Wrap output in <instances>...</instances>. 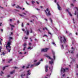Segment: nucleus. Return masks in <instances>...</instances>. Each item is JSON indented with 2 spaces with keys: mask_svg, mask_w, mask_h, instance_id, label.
Instances as JSON below:
<instances>
[{
  "mask_svg": "<svg viewBox=\"0 0 78 78\" xmlns=\"http://www.w3.org/2000/svg\"><path fill=\"white\" fill-rule=\"evenodd\" d=\"M9 41L6 45V48L7 49V51H8V52L9 53V52H10V50H11V47L10 45H11V44L12 42L11 40H12V37H9Z\"/></svg>",
  "mask_w": 78,
  "mask_h": 78,
  "instance_id": "f257e3e1",
  "label": "nucleus"
},
{
  "mask_svg": "<svg viewBox=\"0 0 78 78\" xmlns=\"http://www.w3.org/2000/svg\"><path fill=\"white\" fill-rule=\"evenodd\" d=\"M53 54L54 55H53V58L54 59H53L51 58H50V57L48 56V55H45V56H46V57H47V58H48V59H51V61H50L49 62V63L50 64H51V65H53V64L54 63V61L55 60V52H53Z\"/></svg>",
  "mask_w": 78,
  "mask_h": 78,
  "instance_id": "f03ea898",
  "label": "nucleus"
},
{
  "mask_svg": "<svg viewBox=\"0 0 78 78\" xmlns=\"http://www.w3.org/2000/svg\"><path fill=\"white\" fill-rule=\"evenodd\" d=\"M60 41V42L61 44H62L63 42L64 43H66L67 42V39L66 37L63 36V37H61V36H59L58 37Z\"/></svg>",
  "mask_w": 78,
  "mask_h": 78,
  "instance_id": "7ed1b4c3",
  "label": "nucleus"
},
{
  "mask_svg": "<svg viewBox=\"0 0 78 78\" xmlns=\"http://www.w3.org/2000/svg\"><path fill=\"white\" fill-rule=\"evenodd\" d=\"M45 12L47 16H50L51 15V13H50V11L48 10V9H46V10H45Z\"/></svg>",
  "mask_w": 78,
  "mask_h": 78,
  "instance_id": "20e7f679",
  "label": "nucleus"
},
{
  "mask_svg": "<svg viewBox=\"0 0 78 78\" xmlns=\"http://www.w3.org/2000/svg\"><path fill=\"white\" fill-rule=\"evenodd\" d=\"M69 70L68 68H66L65 69H64L62 68L61 69V72L62 74V73H64L66 72V70Z\"/></svg>",
  "mask_w": 78,
  "mask_h": 78,
  "instance_id": "39448f33",
  "label": "nucleus"
},
{
  "mask_svg": "<svg viewBox=\"0 0 78 78\" xmlns=\"http://www.w3.org/2000/svg\"><path fill=\"white\" fill-rule=\"evenodd\" d=\"M75 9H76V10L75 11V13H74V14H75V15H76V12H78L77 17V18L78 19V8L76 7L75 8Z\"/></svg>",
  "mask_w": 78,
  "mask_h": 78,
  "instance_id": "423d86ee",
  "label": "nucleus"
},
{
  "mask_svg": "<svg viewBox=\"0 0 78 78\" xmlns=\"http://www.w3.org/2000/svg\"><path fill=\"white\" fill-rule=\"evenodd\" d=\"M48 50V48H46L45 49H41V51H43L44 52H46Z\"/></svg>",
  "mask_w": 78,
  "mask_h": 78,
  "instance_id": "0eeeda50",
  "label": "nucleus"
},
{
  "mask_svg": "<svg viewBox=\"0 0 78 78\" xmlns=\"http://www.w3.org/2000/svg\"><path fill=\"white\" fill-rule=\"evenodd\" d=\"M74 50H75V49L73 48V47H72L71 50L70 51H69V52L71 53H73V51Z\"/></svg>",
  "mask_w": 78,
  "mask_h": 78,
  "instance_id": "6e6552de",
  "label": "nucleus"
},
{
  "mask_svg": "<svg viewBox=\"0 0 78 78\" xmlns=\"http://www.w3.org/2000/svg\"><path fill=\"white\" fill-rule=\"evenodd\" d=\"M31 75V73H30V70H29L27 71V75L28 76Z\"/></svg>",
  "mask_w": 78,
  "mask_h": 78,
  "instance_id": "1a4fd4ad",
  "label": "nucleus"
},
{
  "mask_svg": "<svg viewBox=\"0 0 78 78\" xmlns=\"http://www.w3.org/2000/svg\"><path fill=\"white\" fill-rule=\"evenodd\" d=\"M41 61H43V59H41V60H40L39 61V62H37V64H36V66H39V64H40L41 63Z\"/></svg>",
  "mask_w": 78,
  "mask_h": 78,
  "instance_id": "9d476101",
  "label": "nucleus"
},
{
  "mask_svg": "<svg viewBox=\"0 0 78 78\" xmlns=\"http://www.w3.org/2000/svg\"><path fill=\"white\" fill-rule=\"evenodd\" d=\"M57 5L58 9L59 10V11H61V7H60L58 3H57Z\"/></svg>",
  "mask_w": 78,
  "mask_h": 78,
  "instance_id": "9b49d317",
  "label": "nucleus"
},
{
  "mask_svg": "<svg viewBox=\"0 0 78 78\" xmlns=\"http://www.w3.org/2000/svg\"><path fill=\"white\" fill-rule=\"evenodd\" d=\"M23 45L24 47V48L23 49V50L25 51V48H26V45H27V43H25L23 44Z\"/></svg>",
  "mask_w": 78,
  "mask_h": 78,
  "instance_id": "f8f14e48",
  "label": "nucleus"
},
{
  "mask_svg": "<svg viewBox=\"0 0 78 78\" xmlns=\"http://www.w3.org/2000/svg\"><path fill=\"white\" fill-rule=\"evenodd\" d=\"M48 65H46L45 66V72H47V71H48Z\"/></svg>",
  "mask_w": 78,
  "mask_h": 78,
  "instance_id": "ddd939ff",
  "label": "nucleus"
},
{
  "mask_svg": "<svg viewBox=\"0 0 78 78\" xmlns=\"http://www.w3.org/2000/svg\"><path fill=\"white\" fill-rule=\"evenodd\" d=\"M9 25H10V26L11 27V30H13L12 28H14V26L11 24H9Z\"/></svg>",
  "mask_w": 78,
  "mask_h": 78,
  "instance_id": "4468645a",
  "label": "nucleus"
},
{
  "mask_svg": "<svg viewBox=\"0 0 78 78\" xmlns=\"http://www.w3.org/2000/svg\"><path fill=\"white\" fill-rule=\"evenodd\" d=\"M66 11H67L68 12V13H69V16H72V14H71L70 12H69V10L67 9L66 10Z\"/></svg>",
  "mask_w": 78,
  "mask_h": 78,
  "instance_id": "2eb2a0df",
  "label": "nucleus"
},
{
  "mask_svg": "<svg viewBox=\"0 0 78 78\" xmlns=\"http://www.w3.org/2000/svg\"><path fill=\"white\" fill-rule=\"evenodd\" d=\"M27 33V35H28L29 34V31L28 30H27V31H25L24 32V33Z\"/></svg>",
  "mask_w": 78,
  "mask_h": 78,
  "instance_id": "dca6fc26",
  "label": "nucleus"
},
{
  "mask_svg": "<svg viewBox=\"0 0 78 78\" xmlns=\"http://www.w3.org/2000/svg\"><path fill=\"white\" fill-rule=\"evenodd\" d=\"M49 69H50V70L51 72H52V70H53V66H51V67H50L49 68Z\"/></svg>",
  "mask_w": 78,
  "mask_h": 78,
  "instance_id": "f3484780",
  "label": "nucleus"
},
{
  "mask_svg": "<svg viewBox=\"0 0 78 78\" xmlns=\"http://www.w3.org/2000/svg\"><path fill=\"white\" fill-rule=\"evenodd\" d=\"M72 20H73V23H75V19L73 18L72 19Z\"/></svg>",
  "mask_w": 78,
  "mask_h": 78,
  "instance_id": "a211bd4d",
  "label": "nucleus"
},
{
  "mask_svg": "<svg viewBox=\"0 0 78 78\" xmlns=\"http://www.w3.org/2000/svg\"><path fill=\"white\" fill-rule=\"evenodd\" d=\"M16 8H20V9H22V8L20 7V6H19V5H17L16 6Z\"/></svg>",
  "mask_w": 78,
  "mask_h": 78,
  "instance_id": "6ab92c4d",
  "label": "nucleus"
},
{
  "mask_svg": "<svg viewBox=\"0 0 78 78\" xmlns=\"http://www.w3.org/2000/svg\"><path fill=\"white\" fill-rule=\"evenodd\" d=\"M28 50L30 49V50H31L33 49V48H31L30 46L28 48H27Z\"/></svg>",
  "mask_w": 78,
  "mask_h": 78,
  "instance_id": "aec40b11",
  "label": "nucleus"
},
{
  "mask_svg": "<svg viewBox=\"0 0 78 78\" xmlns=\"http://www.w3.org/2000/svg\"><path fill=\"white\" fill-rule=\"evenodd\" d=\"M14 70H13L10 73V74H13V73H14Z\"/></svg>",
  "mask_w": 78,
  "mask_h": 78,
  "instance_id": "412c9836",
  "label": "nucleus"
},
{
  "mask_svg": "<svg viewBox=\"0 0 78 78\" xmlns=\"http://www.w3.org/2000/svg\"><path fill=\"white\" fill-rule=\"evenodd\" d=\"M15 20L14 19H10L9 20V21L10 22H12V21H13V20Z\"/></svg>",
  "mask_w": 78,
  "mask_h": 78,
  "instance_id": "4be33fe9",
  "label": "nucleus"
},
{
  "mask_svg": "<svg viewBox=\"0 0 78 78\" xmlns=\"http://www.w3.org/2000/svg\"><path fill=\"white\" fill-rule=\"evenodd\" d=\"M31 2L33 5H34V3H35V2L34 1H32Z\"/></svg>",
  "mask_w": 78,
  "mask_h": 78,
  "instance_id": "5701e85b",
  "label": "nucleus"
},
{
  "mask_svg": "<svg viewBox=\"0 0 78 78\" xmlns=\"http://www.w3.org/2000/svg\"><path fill=\"white\" fill-rule=\"evenodd\" d=\"M2 46H1L0 47V53H1V52H2Z\"/></svg>",
  "mask_w": 78,
  "mask_h": 78,
  "instance_id": "b1692460",
  "label": "nucleus"
},
{
  "mask_svg": "<svg viewBox=\"0 0 78 78\" xmlns=\"http://www.w3.org/2000/svg\"><path fill=\"white\" fill-rule=\"evenodd\" d=\"M46 29V30H47V31H48V29H47V27H45L44 28H43V30H45V29Z\"/></svg>",
  "mask_w": 78,
  "mask_h": 78,
  "instance_id": "393cba45",
  "label": "nucleus"
},
{
  "mask_svg": "<svg viewBox=\"0 0 78 78\" xmlns=\"http://www.w3.org/2000/svg\"><path fill=\"white\" fill-rule=\"evenodd\" d=\"M72 61V62H70V63L71 64V63H72V62H74V61H75V59H74L73 58H71Z\"/></svg>",
  "mask_w": 78,
  "mask_h": 78,
  "instance_id": "a878e982",
  "label": "nucleus"
},
{
  "mask_svg": "<svg viewBox=\"0 0 78 78\" xmlns=\"http://www.w3.org/2000/svg\"><path fill=\"white\" fill-rule=\"evenodd\" d=\"M3 72L2 71H1L0 73V75H1V76H2V75H3Z\"/></svg>",
  "mask_w": 78,
  "mask_h": 78,
  "instance_id": "bb28decb",
  "label": "nucleus"
},
{
  "mask_svg": "<svg viewBox=\"0 0 78 78\" xmlns=\"http://www.w3.org/2000/svg\"><path fill=\"white\" fill-rule=\"evenodd\" d=\"M19 16H20L21 17H24V15H22L21 14H19Z\"/></svg>",
  "mask_w": 78,
  "mask_h": 78,
  "instance_id": "cd10ccee",
  "label": "nucleus"
},
{
  "mask_svg": "<svg viewBox=\"0 0 78 78\" xmlns=\"http://www.w3.org/2000/svg\"><path fill=\"white\" fill-rule=\"evenodd\" d=\"M61 48L62 49H64V46L63 45H61Z\"/></svg>",
  "mask_w": 78,
  "mask_h": 78,
  "instance_id": "c85d7f7f",
  "label": "nucleus"
},
{
  "mask_svg": "<svg viewBox=\"0 0 78 78\" xmlns=\"http://www.w3.org/2000/svg\"><path fill=\"white\" fill-rule=\"evenodd\" d=\"M31 45H32V43H29L28 45L29 46H31Z\"/></svg>",
  "mask_w": 78,
  "mask_h": 78,
  "instance_id": "c756f323",
  "label": "nucleus"
},
{
  "mask_svg": "<svg viewBox=\"0 0 78 78\" xmlns=\"http://www.w3.org/2000/svg\"><path fill=\"white\" fill-rule=\"evenodd\" d=\"M71 7H73L74 6L73 4L72 3H71L70 4Z\"/></svg>",
  "mask_w": 78,
  "mask_h": 78,
  "instance_id": "7c9ffc66",
  "label": "nucleus"
},
{
  "mask_svg": "<svg viewBox=\"0 0 78 78\" xmlns=\"http://www.w3.org/2000/svg\"><path fill=\"white\" fill-rule=\"evenodd\" d=\"M25 74H22L21 75V77H22V76H25Z\"/></svg>",
  "mask_w": 78,
  "mask_h": 78,
  "instance_id": "2f4dec72",
  "label": "nucleus"
},
{
  "mask_svg": "<svg viewBox=\"0 0 78 78\" xmlns=\"http://www.w3.org/2000/svg\"><path fill=\"white\" fill-rule=\"evenodd\" d=\"M8 66H6L4 67H3V70H5V67H8Z\"/></svg>",
  "mask_w": 78,
  "mask_h": 78,
  "instance_id": "473e14b6",
  "label": "nucleus"
},
{
  "mask_svg": "<svg viewBox=\"0 0 78 78\" xmlns=\"http://www.w3.org/2000/svg\"><path fill=\"white\" fill-rule=\"evenodd\" d=\"M53 45H54V46H56V45L55 44V43L53 42L52 43Z\"/></svg>",
  "mask_w": 78,
  "mask_h": 78,
  "instance_id": "72a5a7b5",
  "label": "nucleus"
},
{
  "mask_svg": "<svg viewBox=\"0 0 78 78\" xmlns=\"http://www.w3.org/2000/svg\"><path fill=\"white\" fill-rule=\"evenodd\" d=\"M50 20L51 22V23H53V21L52 20H51V18H50Z\"/></svg>",
  "mask_w": 78,
  "mask_h": 78,
  "instance_id": "f704fd0d",
  "label": "nucleus"
},
{
  "mask_svg": "<svg viewBox=\"0 0 78 78\" xmlns=\"http://www.w3.org/2000/svg\"><path fill=\"white\" fill-rule=\"evenodd\" d=\"M5 53L4 52H2V54L1 55H5Z\"/></svg>",
  "mask_w": 78,
  "mask_h": 78,
  "instance_id": "c9c22d12",
  "label": "nucleus"
},
{
  "mask_svg": "<svg viewBox=\"0 0 78 78\" xmlns=\"http://www.w3.org/2000/svg\"><path fill=\"white\" fill-rule=\"evenodd\" d=\"M5 59H3L2 61V63H4V62H5Z\"/></svg>",
  "mask_w": 78,
  "mask_h": 78,
  "instance_id": "e433bc0d",
  "label": "nucleus"
},
{
  "mask_svg": "<svg viewBox=\"0 0 78 78\" xmlns=\"http://www.w3.org/2000/svg\"><path fill=\"white\" fill-rule=\"evenodd\" d=\"M36 9L37 11H38L40 10V9L37 8H35Z\"/></svg>",
  "mask_w": 78,
  "mask_h": 78,
  "instance_id": "4c0bfd02",
  "label": "nucleus"
},
{
  "mask_svg": "<svg viewBox=\"0 0 78 78\" xmlns=\"http://www.w3.org/2000/svg\"><path fill=\"white\" fill-rule=\"evenodd\" d=\"M29 66H30V65H28V66H27L26 68L28 69V68H29Z\"/></svg>",
  "mask_w": 78,
  "mask_h": 78,
  "instance_id": "58836bf2",
  "label": "nucleus"
},
{
  "mask_svg": "<svg viewBox=\"0 0 78 78\" xmlns=\"http://www.w3.org/2000/svg\"><path fill=\"white\" fill-rule=\"evenodd\" d=\"M12 6H16V4H12Z\"/></svg>",
  "mask_w": 78,
  "mask_h": 78,
  "instance_id": "ea45409f",
  "label": "nucleus"
},
{
  "mask_svg": "<svg viewBox=\"0 0 78 78\" xmlns=\"http://www.w3.org/2000/svg\"><path fill=\"white\" fill-rule=\"evenodd\" d=\"M65 76V74H63L62 76V78H63V77H64V76Z\"/></svg>",
  "mask_w": 78,
  "mask_h": 78,
  "instance_id": "a19ab883",
  "label": "nucleus"
},
{
  "mask_svg": "<svg viewBox=\"0 0 78 78\" xmlns=\"http://www.w3.org/2000/svg\"><path fill=\"white\" fill-rule=\"evenodd\" d=\"M48 37L47 36V35H44L43 36V37Z\"/></svg>",
  "mask_w": 78,
  "mask_h": 78,
  "instance_id": "79ce46f5",
  "label": "nucleus"
},
{
  "mask_svg": "<svg viewBox=\"0 0 78 78\" xmlns=\"http://www.w3.org/2000/svg\"><path fill=\"white\" fill-rule=\"evenodd\" d=\"M50 75H51V73H50V75L49 76V75L48 74L47 75V76H48V77L50 76Z\"/></svg>",
  "mask_w": 78,
  "mask_h": 78,
  "instance_id": "37998d69",
  "label": "nucleus"
},
{
  "mask_svg": "<svg viewBox=\"0 0 78 78\" xmlns=\"http://www.w3.org/2000/svg\"><path fill=\"white\" fill-rule=\"evenodd\" d=\"M26 3L27 4V5H30V4L28 3V2H26Z\"/></svg>",
  "mask_w": 78,
  "mask_h": 78,
  "instance_id": "c03bdc74",
  "label": "nucleus"
},
{
  "mask_svg": "<svg viewBox=\"0 0 78 78\" xmlns=\"http://www.w3.org/2000/svg\"><path fill=\"white\" fill-rule=\"evenodd\" d=\"M76 2V0H73V3H75Z\"/></svg>",
  "mask_w": 78,
  "mask_h": 78,
  "instance_id": "a18cd8bd",
  "label": "nucleus"
},
{
  "mask_svg": "<svg viewBox=\"0 0 78 78\" xmlns=\"http://www.w3.org/2000/svg\"><path fill=\"white\" fill-rule=\"evenodd\" d=\"M30 33H33V31L32 30V29H30Z\"/></svg>",
  "mask_w": 78,
  "mask_h": 78,
  "instance_id": "49530a36",
  "label": "nucleus"
},
{
  "mask_svg": "<svg viewBox=\"0 0 78 78\" xmlns=\"http://www.w3.org/2000/svg\"><path fill=\"white\" fill-rule=\"evenodd\" d=\"M12 59H10V61H9V62H9V63L10 62V61H12Z\"/></svg>",
  "mask_w": 78,
  "mask_h": 78,
  "instance_id": "de8ad7c7",
  "label": "nucleus"
},
{
  "mask_svg": "<svg viewBox=\"0 0 78 78\" xmlns=\"http://www.w3.org/2000/svg\"><path fill=\"white\" fill-rule=\"evenodd\" d=\"M36 61H37V60H34V62H36Z\"/></svg>",
  "mask_w": 78,
  "mask_h": 78,
  "instance_id": "09e8293b",
  "label": "nucleus"
},
{
  "mask_svg": "<svg viewBox=\"0 0 78 78\" xmlns=\"http://www.w3.org/2000/svg\"><path fill=\"white\" fill-rule=\"evenodd\" d=\"M36 3H37V4H38V5L39 4V3L37 1H36Z\"/></svg>",
  "mask_w": 78,
  "mask_h": 78,
  "instance_id": "8fccbe9b",
  "label": "nucleus"
},
{
  "mask_svg": "<svg viewBox=\"0 0 78 78\" xmlns=\"http://www.w3.org/2000/svg\"><path fill=\"white\" fill-rule=\"evenodd\" d=\"M14 69H18V68H17V67L15 66V67H14Z\"/></svg>",
  "mask_w": 78,
  "mask_h": 78,
  "instance_id": "3c124183",
  "label": "nucleus"
},
{
  "mask_svg": "<svg viewBox=\"0 0 78 78\" xmlns=\"http://www.w3.org/2000/svg\"><path fill=\"white\" fill-rule=\"evenodd\" d=\"M30 41H31V42H32V41H33V40H32L31 39V38H30Z\"/></svg>",
  "mask_w": 78,
  "mask_h": 78,
  "instance_id": "603ef678",
  "label": "nucleus"
},
{
  "mask_svg": "<svg viewBox=\"0 0 78 78\" xmlns=\"http://www.w3.org/2000/svg\"><path fill=\"white\" fill-rule=\"evenodd\" d=\"M25 39H28V37H25Z\"/></svg>",
  "mask_w": 78,
  "mask_h": 78,
  "instance_id": "864d4df0",
  "label": "nucleus"
},
{
  "mask_svg": "<svg viewBox=\"0 0 78 78\" xmlns=\"http://www.w3.org/2000/svg\"><path fill=\"white\" fill-rule=\"evenodd\" d=\"M22 27H23V23H22Z\"/></svg>",
  "mask_w": 78,
  "mask_h": 78,
  "instance_id": "5fc2aeb1",
  "label": "nucleus"
},
{
  "mask_svg": "<svg viewBox=\"0 0 78 78\" xmlns=\"http://www.w3.org/2000/svg\"><path fill=\"white\" fill-rule=\"evenodd\" d=\"M34 66V65H32L30 66V67H33Z\"/></svg>",
  "mask_w": 78,
  "mask_h": 78,
  "instance_id": "6e6d98bb",
  "label": "nucleus"
},
{
  "mask_svg": "<svg viewBox=\"0 0 78 78\" xmlns=\"http://www.w3.org/2000/svg\"><path fill=\"white\" fill-rule=\"evenodd\" d=\"M22 30L23 31H25V29H22Z\"/></svg>",
  "mask_w": 78,
  "mask_h": 78,
  "instance_id": "4d7b16f0",
  "label": "nucleus"
},
{
  "mask_svg": "<svg viewBox=\"0 0 78 78\" xmlns=\"http://www.w3.org/2000/svg\"><path fill=\"white\" fill-rule=\"evenodd\" d=\"M72 44H71V46H72V45H73V42H72Z\"/></svg>",
  "mask_w": 78,
  "mask_h": 78,
  "instance_id": "13d9d810",
  "label": "nucleus"
},
{
  "mask_svg": "<svg viewBox=\"0 0 78 78\" xmlns=\"http://www.w3.org/2000/svg\"><path fill=\"white\" fill-rule=\"evenodd\" d=\"M48 34H51V33L50 32H48Z\"/></svg>",
  "mask_w": 78,
  "mask_h": 78,
  "instance_id": "bf43d9fd",
  "label": "nucleus"
},
{
  "mask_svg": "<svg viewBox=\"0 0 78 78\" xmlns=\"http://www.w3.org/2000/svg\"><path fill=\"white\" fill-rule=\"evenodd\" d=\"M38 31H41V30H40V29H38Z\"/></svg>",
  "mask_w": 78,
  "mask_h": 78,
  "instance_id": "052dcab7",
  "label": "nucleus"
},
{
  "mask_svg": "<svg viewBox=\"0 0 78 78\" xmlns=\"http://www.w3.org/2000/svg\"><path fill=\"white\" fill-rule=\"evenodd\" d=\"M25 68V66H23L22 67L23 69H24Z\"/></svg>",
  "mask_w": 78,
  "mask_h": 78,
  "instance_id": "680f3d73",
  "label": "nucleus"
},
{
  "mask_svg": "<svg viewBox=\"0 0 78 78\" xmlns=\"http://www.w3.org/2000/svg\"><path fill=\"white\" fill-rule=\"evenodd\" d=\"M2 23H0V26H2Z\"/></svg>",
  "mask_w": 78,
  "mask_h": 78,
  "instance_id": "e2e57ef3",
  "label": "nucleus"
},
{
  "mask_svg": "<svg viewBox=\"0 0 78 78\" xmlns=\"http://www.w3.org/2000/svg\"><path fill=\"white\" fill-rule=\"evenodd\" d=\"M0 8H1V9H3V8L1 7V6H0Z\"/></svg>",
  "mask_w": 78,
  "mask_h": 78,
  "instance_id": "0e129e2a",
  "label": "nucleus"
},
{
  "mask_svg": "<svg viewBox=\"0 0 78 78\" xmlns=\"http://www.w3.org/2000/svg\"><path fill=\"white\" fill-rule=\"evenodd\" d=\"M7 77H9V76H10V75H7Z\"/></svg>",
  "mask_w": 78,
  "mask_h": 78,
  "instance_id": "69168bd1",
  "label": "nucleus"
},
{
  "mask_svg": "<svg viewBox=\"0 0 78 78\" xmlns=\"http://www.w3.org/2000/svg\"><path fill=\"white\" fill-rule=\"evenodd\" d=\"M17 22L18 23H19V21H17Z\"/></svg>",
  "mask_w": 78,
  "mask_h": 78,
  "instance_id": "338daca9",
  "label": "nucleus"
},
{
  "mask_svg": "<svg viewBox=\"0 0 78 78\" xmlns=\"http://www.w3.org/2000/svg\"><path fill=\"white\" fill-rule=\"evenodd\" d=\"M66 33L67 34L68 33V32L67 30L66 31Z\"/></svg>",
  "mask_w": 78,
  "mask_h": 78,
  "instance_id": "774afa93",
  "label": "nucleus"
}]
</instances>
